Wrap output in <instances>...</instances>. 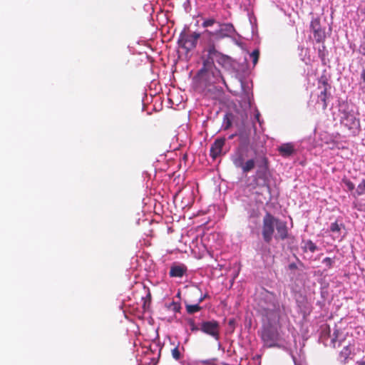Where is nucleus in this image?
Wrapping results in <instances>:
<instances>
[{
  "mask_svg": "<svg viewBox=\"0 0 365 365\" xmlns=\"http://www.w3.org/2000/svg\"><path fill=\"white\" fill-rule=\"evenodd\" d=\"M207 297H208V294H205V295L200 297V299H198V303L200 304L201 302H202Z\"/></svg>",
  "mask_w": 365,
  "mask_h": 365,
  "instance_id": "obj_33",
  "label": "nucleus"
},
{
  "mask_svg": "<svg viewBox=\"0 0 365 365\" xmlns=\"http://www.w3.org/2000/svg\"><path fill=\"white\" fill-rule=\"evenodd\" d=\"M279 154L284 158H288L295 153L294 146L291 143H284L277 148Z\"/></svg>",
  "mask_w": 365,
  "mask_h": 365,
  "instance_id": "obj_13",
  "label": "nucleus"
},
{
  "mask_svg": "<svg viewBox=\"0 0 365 365\" xmlns=\"http://www.w3.org/2000/svg\"><path fill=\"white\" fill-rule=\"evenodd\" d=\"M215 22H216V21L214 19H205L203 21L202 26L204 28H207V27H209V26H212V25H214L215 24Z\"/></svg>",
  "mask_w": 365,
  "mask_h": 365,
  "instance_id": "obj_28",
  "label": "nucleus"
},
{
  "mask_svg": "<svg viewBox=\"0 0 365 365\" xmlns=\"http://www.w3.org/2000/svg\"><path fill=\"white\" fill-rule=\"evenodd\" d=\"M259 115L260 114L259 113H256L255 114V118L257 119V120L260 123V121H259Z\"/></svg>",
  "mask_w": 365,
  "mask_h": 365,
  "instance_id": "obj_36",
  "label": "nucleus"
},
{
  "mask_svg": "<svg viewBox=\"0 0 365 365\" xmlns=\"http://www.w3.org/2000/svg\"><path fill=\"white\" fill-rule=\"evenodd\" d=\"M225 144V138H217L210 147V156L212 159H216L222 154V148Z\"/></svg>",
  "mask_w": 365,
  "mask_h": 365,
  "instance_id": "obj_11",
  "label": "nucleus"
},
{
  "mask_svg": "<svg viewBox=\"0 0 365 365\" xmlns=\"http://www.w3.org/2000/svg\"><path fill=\"white\" fill-rule=\"evenodd\" d=\"M234 136H235V135H232L230 136V138H232Z\"/></svg>",
  "mask_w": 365,
  "mask_h": 365,
  "instance_id": "obj_37",
  "label": "nucleus"
},
{
  "mask_svg": "<svg viewBox=\"0 0 365 365\" xmlns=\"http://www.w3.org/2000/svg\"><path fill=\"white\" fill-rule=\"evenodd\" d=\"M322 262L324 263L328 268H331L333 265L334 260L330 257H325Z\"/></svg>",
  "mask_w": 365,
  "mask_h": 365,
  "instance_id": "obj_31",
  "label": "nucleus"
},
{
  "mask_svg": "<svg viewBox=\"0 0 365 365\" xmlns=\"http://www.w3.org/2000/svg\"><path fill=\"white\" fill-rule=\"evenodd\" d=\"M344 339V336L343 335L342 332L339 329H335L332 335L331 344L334 348H336L341 345V342Z\"/></svg>",
  "mask_w": 365,
  "mask_h": 365,
  "instance_id": "obj_16",
  "label": "nucleus"
},
{
  "mask_svg": "<svg viewBox=\"0 0 365 365\" xmlns=\"http://www.w3.org/2000/svg\"><path fill=\"white\" fill-rule=\"evenodd\" d=\"M226 118H227V122H226V124L225 125V130H227L228 129L230 126H231V121L230 120L227 118V116L226 115Z\"/></svg>",
  "mask_w": 365,
  "mask_h": 365,
  "instance_id": "obj_32",
  "label": "nucleus"
},
{
  "mask_svg": "<svg viewBox=\"0 0 365 365\" xmlns=\"http://www.w3.org/2000/svg\"><path fill=\"white\" fill-rule=\"evenodd\" d=\"M342 182L349 191H354L355 189V185L349 179L344 178L342 179Z\"/></svg>",
  "mask_w": 365,
  "mask_h": 365,
  "instance_id": "obj_24",
  "label": "nucleus"
},
{
  "mask_svg": "<svg viewBox=\"0 0 365 365\" xmlns=\"http://www.w3.org/2000/svg\"><path fill=\"white\" fill-rule=\"evenodd\" d=\"M187 271V267L184 264H174L171 266L170 269V277H182Z\"/></svg>",
  "mask_w": 365,
  "mask_h": 365,
  "instance_id": "obj_14",
  "label": "nucleus"
},
{
  "mask_svg": "<svg viewBox=\"0 0 365 365\" xmlns=\"http://www.w3.org/2000/svg\"><path fill=\"white\" fill-rule=\"evenodd\" d=\"M317 250V245L312 241L307 240L304 243V250L306 252L307 250H309L311 252H314Z\"/></svg>",
  "mask_w": 365,
  "mask_h": 365,
  "instance_id": "obj_22",
  "label": "nucleus"
},
{
  "mask_svg": "<svg viewBox=\"0 0 365 365\" xmlns=\"http://www.w3.org/2000/svg\"><path fill=\"white\" fill-rule=\"evenodd\" d=\"M359 85L362 92L365 93V68H364L361 71Z\"/></svg>",
  "mask_w": 365,
  "mask_h": 365,
  "instance_id": "obj_26",
  "label": "nucleus"
},
{
  "mask_svg": "<svg viewBox=\"0 0 365 365\" xmlns=\"http://www.w3.org/2000/svg\"><path fill=\"white\" fill-rule=\"evenodd\" d=\"M165 306L168 309L173 311L175 313L180 312L181 309L180 304L179 302H176L174 301H173L170 304H166Z\"/></svg>",
  "mask_w": 365,
  "mask_h": 365,
  "instance_id": "obj_21",
  "label": "nucleus"
},
{
  "mask_svg": "<svg viewBox=\"0 0 365 365\" xmlns=\"http://www.w3.org/2000/svg\"><path fill=\"white\" fill-rule=\"evenodd\" d=\"M351 353L352 346L351 344H349L344 346L341 351L339 352V358L344 363H346Z\"/></svg>",
  "mask_w": 365,
  "mask_h": 365,
  "instance_id": "obj_18",
  "label": "nucleus"
},
{
  "mask_svg": "<svg viewBox=\"0 0 365 365\" xmlns=\"http://www.w3.org/2000/svg\"><path fill=\"white\" fill-rule=\"evenodd\" d=\"M172 356L175 360H180L181 358V354L178 349V347H175L173 349H172Z\"/></svg>",
  "mask_w": 365,
  "mask_h": 365,
  "instance_id": "obj_27",
  "label": "nucleus"
},
{
  "mask_svg": "<svg viewBox=\"0 0 365 365\" xmlns=\"http://www.w3.org/2000/svg\"><path fill=\"white\" fill-rule=\"evenodd\" d=\"M310 29L313 33L315 41L317 43H324L326 39V33L325 31L322 29L319 18L317 17L311 21Z\"/></svg>",
  "mask_w": 365,
  "mask_h": 365,
  "instance_id": "obj_8",
  "label": "nucleus"
},
{
  "mask_svg": "<svg viewBox=\"0 0 365 365\" xmlns=\"http://www.w3.org/2000/svg\"><path fill=\"white\" fill-rule=\"evenodd\" d=\"M297 268V265L294 263H292L289 264V269H294Z\"/></svg>",
  "mask_w": 365,
  "mask_h": 365,
  "instance_id": "obj_35",
  "label": "nucleus"
},
{
  "mask_svg": "<svg viewBox=\"0 0 365 365\" xmlns=\"http://www.w3.org/2000/svg\"><path fill=\"white\" fill-rule=\"evenodd\" d=\"M208 59L204 62V66L200 73H205L207 76L210 83H215L220 80L225 82L220 71L213 65V61L222 53L219 52L214 44H210L207 48Z\"/></svg>",
  "mask_w": 365,
  "mask_h": 365,
  "instance_id": "obj_2",
  "label": "nucleus"
},
{
  "mask_svg": "<svg viewBox=\"0 0 365 365\" xmlns=\"http://www.w3.org/2000/svg\"><path fill=\"white\" fill-rule=\"evenodd\" d=\"M250 57L252 58L253 65L255 66L259 60V51L258 49L254 50L251 54Z\"/></svg>",
  "mask_w": 365,
  "mask_h": 365,
  "instance_id": "obj_25",
  "label": "nucleus"
},
{
  "mask_svg": "<svg viewBox=\"0 0 365 365\" xmlns=\"http://www.w3.org/2000/svg\"><path fill=\"white\" fill-rule=\"evenodd\" d=\"M341 123L349 130H359L360 120L352 113L344 112Z\"/></svg>",
  "mask_w": 365,
  "mask_h": 365,
  "instance_id": "obj_9",
  "label": "nucleus"
},
{
  "mask_svg": "<svg viewBox=\"0 0 365 365\" xmlns=\"http://www.w3.org/2000/svg\"><path fill=\"white\" fill-rule=\"evenodd\" d=\"M186 311L189 314H192L195 312H200L202 309V307L200 306V304H188L185 305Z\"/></svg>",
  "mask_w": 365,
  "mask_h": 365,
  "instance_id": "obj_20",
  "label": "nucleus"
},
{
  "mask_svg": "<svg viewBox=\"0 0 365 365\" xmlns=\"http://www.w3.org/2000/svg\"><path fill=\"white\" fill-rule=\"evenodd\" d=\"M269 177L268 159L266 156L263 155L261 158L260 163L258 165V170H257L256 175L253 180L254 187H266L268 193H270L271 188L269 186Z\"/></svg>",
  "mask_w": 365,
  "mask_h": 365,
  "instance_id": "obj_3",
  "label": "nucleus"
},
{
  "mask_svg": "<svg viewBox=\"0 0 365 365\" xmlns=\"http://www.w3.org/2000/svg\"><path fill=\"white\" fill-rule=\"evenodd\" d=\"M324 88L321 91L320 94L318 96V103H322V109L326 110L327 107V90H328V83L326 81H323Z\"/></svg>",
  "mask_w": 365,
  "mask_h": 365,
  "instance_id": "obj_15",
  "label": "nucleus"
},
{
  "mask_svg": "<svg viewBox=\"0 0 365 365\" xmlns=\"http://www.w3.org/2000/svg\"><path fill=\"white\" fill-rule=\"evenodd\" d=\"M355 194L358 196L365 194V178L358 185Z\"/></svg>",
  "mask_w": 365,
  "mask_h": 365,
  "instance_id": "obj_23",
  "label": "nucleus"
},
{
  "mask_svg": "<svg viewBox=\"0 0 365 365\" xmlns=\"http://www.w3.org/2000/svg\"><path fill=\"white\" fill-rule=\"evenodd\" d=\"M247 148L239 147L236 149L231 157L233 165L237 168H240L243 173H247L252 170L255 167V160L253 158L249 159L245 162L247 157Z\"/></svg>",
  "mask_w": 365,
  "mask_h": 365,
  "instance_id": "obj_4",
  "label": "nucleus"
},
{
  "mask_svg": "<svg viewBox=\"0 0 365 365\" xmlns=\"http://www.w3.org/2000/svg\"><path fill=\"white\" fill-rule=\"evenodd\" d=\"M200 33H190L183 30L179 36L178 41V45L187 52L190 51L197 46V41L200 38Z\"/></svg>",
  "mask_w": 365,
  "mask_h": 365,
  "instance_id": "obj_5",
  "label": "nucleus"
},
{
  "mask_svg": "<svg viewBox=\"0 0 365 365\" xmlns=\"http://www.w3.org/2000/svg\"><path fill=\"white\" fill-rule=\"evenodd\" d=\"M266 300L267 304L264 307H262L261 312L262 314L266 317L267 319H270L279 312L280 305L279 302L276 298L274 294L269 292L266 296Z\"/></svg>",
  "mask_w": 365,
  "mask_h": 365,
  "instance_id": "obj_6",
  "label": "nucleus"
},
{
  "mask_svg": "<svg viewBox=\"0 0 365 365\" xmlns=\"http://www.w3.org/2000/svg\"><path fill=\"white\" fill-rule=\"evenodd\" d=\"M341 228H344V224H339L337 222H333L330 226V231L334 234H337L336 237L339 238L341 237Z\"/></svg>",
  "mask_w": 365,
  "mask_h": 365,
  "instance_id": "obj_19",
  "label": "nucleus"
},
{
  "mask_svg": "<svg viewBox=\"0 0 365 365\" xmlns=\"http://www.w3.org/2000/svg\"><path fill=\"white\" fill-rule=\"evenodd\" d=\"M318 53L320 58L324 61L326 56V46L324 44L322 45V48L319 49Z\"/></svg>",
  "mask_w": 365,
  "mask_h": 365,
  "instance_id": "obj_30",
  "label": "nucleus"
},
{
  "mask_svg": "<svg viewBox=\"0 0 365 365\" xmlns=\"http://www.w3.org/2000/svg\"><path fill=\"white\" fill-rule=\"evenodd\" d=\"M357 365H365V360H360L356 361Z\"/></svg>",
  "mask_w": 365,
  "mask_h": 365,
  "instance_id": "obj_34",
  "label": "nucleus"
},
{
  "mask_svg": "<svg viewBox=\"0 0 365 365\" xmlns=\"http://www.w3.org/2000/svg\"><path fill=\"white\" fill-rule=\"evenodd\" d=\"M188 324L190 326V330L192 331H197L198 330H200V328L199 329L197 326L195 324V322L193 319H189L188 320Z\"/></svg>",
  "mask_w": 365,
  "mask_h": 365,
  "instance_id": "obj_29",
  "label": "nucleus"
},
{
  "mask_svg": "<svg viewBox=\"0 0 365 365\" xmlns=\"http://www.w3.org/2000/svg\"><path fill=\"white\" fill-rule=\"evenodd\" d=\"M200 331L211 336L216 340L220 339V324L216 320L205 321L200 324Z\"/></svg>",
  "mask_w": 365,
  "mask_h": 365,
  "instance_id": "obj_7",
  "label": "nucleus"
},
{
  "mask_svg": "<svg viewBox=\"0 0 365 365\" xmlns=\"http://www.w3.org/2000/svg\"><path fill=\"white\" fill-rule=\"evenodd\" d=\"M215 61L225 68H230L232 65V59L231 57L221 53Z\"/></svg>",
  "mask_w": 365,
  "mask_h": 365,
  "instance_id": "obj_17",
  "label": "nucleus"
},
{
  "mask_svg": "<svg viewBox=\"0 0 365 365\" xmlns=\"http://www.w3.org/2000/svg\"><path fill=\"white\" fill-rule=\"evenodd\" d=\"M220 26V29L215 32V35L220 38L230 37L235 33V27L230 23L222 24Z\"/></svg>",
  "mask_w": 365,
  "mask_h": 365,
  "instance_id": "obj_12",
  "label": "nucleus"
},
{
  "mask_svg": "<svg viewBox=\"0 0 365 365\" xmlns=\"http://www.w3.org/2000/svg\"><path fill=\"white\" fill-rule=\"evenodd\" d=\"M262 339L267 346L273 347L278 341V334L272 329H266L262 334Z\"/></svg>",
  "mask_w": 365,
  "mask_h": 365,
  "instance_id": "obj_10",
  "label": "nucleus"
},
{
  "mask_svg": "<svg viewBox=\"0 0 365 365\" xmlns=\"http://www.w3.org/2000/svg\"><path fill=\"white\" fill-rule=\"evenodd\" d=\"M277 230L276 240H284L288 237L287 222L282 221L271 213L267 212L262 220V235L264 241L269 244L272 240L274 229Z\"/></svg>",
  "mask_w": 365,
  "mask_h": 365,
  "instance_id": "obj_1",
  "label": "nucleus"
}]
</instances>
